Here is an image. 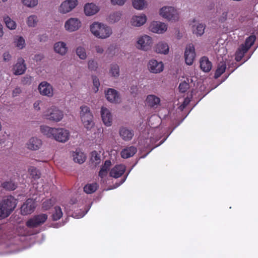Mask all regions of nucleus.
<instances>
[{
	"instance_id": "f257e3e1",
	"label": "nucleus",
	"mask_w": 258,
	"mask_h": 258,
	"mask_svg": "<svg viewBox=\"0 0 258 258\" xmlns=\"http://www.w3.org/2000/svg\"><path fill=\"white\" fill-rule=\"evenodd\" d=\"M40 131L47 137L61 143L68 142L70 138V131L63 127H51L43 125L41 126Z\"/></svg>"
},
{
	"instance_id": "f03ea898",
	"label": "nucleus",
	"mask_w": 258,
	"mask_h": 258,
	"mask_svg": "<svg viewBox=\"0 0 258 258\" xmlns=\"http://www.w3.org/2000/svg\"><path fill=\"white\" fill-rule=\"evenodd\" d=\"M160 17L169 22L176 23L180 20V12L176 7L166 5L161 7L158 11Z\"/></svg>"
},
{
	"instance_id": "7ed1b4c3",
	"label": "nucleus",
	"mask_w": 258,
	"mask_h": 258,
	"mask_svg": "<svg viewBox=\"0 0 258 258\" xmlns=\"http://www.w3.org/2000/svg\"><path fill=\"white\" fill-rule=\"evenodd\" d=\"M42 116L45 119L56 123L63 119L64 114L58 107L53 105L47 108L43 112Z\"/></svg>"
},
{
	"instance_id": "20e7f679",
	"label": "nucleus",
	"mask_w": 258,
	"mask_h": 258,
	"mask_svg": "<svg viewBox=\"0 0 258 258\" xmlns=\"http://www.w3.org/2000/svg\"><path fill=\"white\" fill-rule=\"evenodd\" d=\"M153 44V37L148 34H143L137 38L135 46L139 50L148 51L151 50Z\"/></svg>"
},
{
	"instance_id": "39448f33",
	"label": "nucleus",
	"mask_w": 258,
	"mask_h": 258,
	"mask_svg": "<svg viewBox=\"0 0 258 258\" xmlns=\"http://www.w3.org/2000/svg\"><path fill=\"white\" fill-rule=\"evenodd\" d=\"M80 116L84 127L91 130L95 126L93 116L89 107L83 105L80 107Z\"/></svg>"
},
{
	"instance_id": "423d86ee",
	"label": "nucleus",
	"mask_w": 258,
	"mask_h": 258,
	"mask_svg": "<svg viewBox=\"0 0 258 258\" xmlns=\"http://www.w3.org/2000/svg\"><path fill=\"white\" fill-rule=\"evenodd\" d=\"M79 5V0H63L57 7V12L66 15L73 11Z\"/></svg>"
},
{
	"instance_id": "0eeeda50",
	"label": "nucleus",
	"mask_w": 258,
	"mask_h": 258,
	"mask_svg": "<svg viewBox=\"0 0 258 258\" xmlns=\"http://www.w3.org/2000/svg\"><path fill=\"white\" fill-rule=\"evenodd\" d=\"M168 29V24L160 21L153 20L150 22L148 27L149 31L152 33L163 34Z\"/></svg>"
},
{
	"instance_id": "6e6552de",
	"label": "nucleus",
	"mask_w": 258,
	"mask_h": 258,
	"mask_svg": "<svg viewBox=\"0 0 258 258\" xmlns=\"http://www.w3.org/2000/svg\"><path fill=\"white\" fill-rule=\"evenodd\" d=\"M82 23L77 17H70L64 23V29L68 32L72 33L78 31L81 28Z\"/></svg>"
},
{
	"instance_id": "1a4fd4ad",
	"label": "nucleus",
	"mask_w": 258,
	"mask_h": 258,
	"mask_svg": "<svg viewBox=\"0 0 258 258\" xmlns=\"http://www.w3.org/2000/svg\"><path fill=\"white\" fill-rule=\"evenodd\" d=\"M189 25L192 33L197 37L202 36L205 33L206 25L203 23L192 19L189 21Z\"/></svg>"
},
{
	"instance_id": "9d476101",
	"label": "nucleus",
	"mask_w": 258,
	"mask_h": 258,
	"mask_svg": "<svg viewBox=\"0 0 258 258\" xmlns=\"http://www.w3.org/2000/svg\"><path fill=\"white\" fill-rule=\"evenodd\" d=\"M147 16L144 13H140L132 16L129 21V24L132 27L139 28L144 26L147 22Z\"/></svg>"
},
{
	"instance_id": "9b49d317",
	"label": "nucleus",
	"mask_w": 258,
	"mask_h": 258,
	"mask_svg": "<svg viewBox=\"0 0 258 258\" xmlns=\"http://www.w3.org/2000/svg\"><path fill=\"white\" fill-rule=\"evenodd\" d=\"M106 100L113 104H119L121 102V98L119 93L113 88H108L104 91Z\"/></svg>"
},
{
	"instance_id": "f8f14e48",
	"label": "nucleus",
	"mask_w": 258,
	"mask_h": 258,
	"mask_svg": "<svg viewBox=\"0 0 258 258\" xmlns=\"http://www.w3.org/2000/svg\"><path fill=\"white\" fill-rule=\"evenodd\" d=\"M196 57L195 47L194 44L190 43L187 45L185 48L184 57L186 64L191 66L193 64Z\"/></svg>"
},
{
	"instance_id": "ddd939ff",
	"label": "nucleus",
	"mask_w": 258,
	"mask_h": 258,
	"mask_svg": "<svg viewBox=\"0 0 258 258\" xmlns=\"http://www.w3.org/2000/svg\"><path fill=\"white\" fill-rule=\"evenodd\" d=\"M47 215L41 214L35 215L29 219L26 222V225L29 228H34L43 224L47 219Z\"/></svg>"
},
{
	"instance_id": "4468645a",
	"label": "nucleus",
	"mask_w": 258,
	"mask_h": 258,
	"mask_svg": "<svg viewBox=\"0 0 258 258\" xmlns=\"http://www.w3.org/2000/svg\"><path fill=\"white\" fill-rule=\"evenodd\" d=\"M38 90L40 94L42 96L52 97L54 95L52 86L46 81H43L39 84Z\"/></svg>"
},
{
	"instance_id": "2eb2a0df",
	"label": "nucleus",
	"mask_w": 258,
	"mask_h": 258,
	"mask_svg": "<svg viewBox=\"0 0 258 258\" xmlns=\"http://www.w3.org/2000/svg\"><path fill=\"white\" fill-rule=\"evenodd\" d=\"M147 68L150 72L153 74H158L163 71L164 65L162 61L153 58L148 61Z\"/></svg>"
},
{
	"instance_id": "dca6fc26",
	"label": "nucleus",
	"mask_w": 258,
	"mask_h": 258,
	"mask_svg": "<svg viewBox=\"0 0 258 258\" xmlns=\"http://www.w3.org/2000/svg\"><path fill=\"white\" fill-rule=\"evenodd\" d=\"M112 34V28L104 23H98V38L106 39Z\"/></svg>"
},
{
	"instance_id": "f3484780",
	"label": "nucleus",
	"mask_w": 258,
	"mask_h": 258,
	"mask_svg": "<svg viewBox=\"0 0 258 258\" xmlns=\"http://www.w3.org/2000/svg\"><path fill=\"white\" fill-rule=\"evenodd\" d=\"M153 50L157 54L167 55L170 52V46L167 42L161 40L154 45Z\"/></svg>"
},
{
	"instance_id": "a211bd4d",
	"label": "nucleus",
	"mask_w": 258,
	"mask_h": 258,
	"mask_svg": "<svg viewBox=\"0 0 258 258\" xmlns=\"http://www.w3.org/2000/svg\"><path fill=\"white\" fill-rule=\"evenodd\" d=\"M43 146L42 140L37 137H31L26 144V147L31 151H37Z\"/></svg>"
},
{
	"instance_id": "6ab92c4d",
	"label": "nucleus",
	"mask_w": 258,
	"mask_h": 258,
	"mask_svg": "<svg viewBox=\"0 0 258 258\" xmlns=\"http://www.w3.org/2000/svg\"><path fill=\"white\" fill-rule=\"evenodd\" d=\"M25 60L22 57H19L16 63L13 66L12 70L15 75H21L25 73L26 70Z\"/></svg>"
},
{
	"instance_id": "aec40b11",
	"label": "nucleus",
	"mask_w": 258,
	"mask_h": 258,
	"mask_svg": "<svg viewBox=\"0 0 258 258\" xmlns=\"http://www.w3.org/2000/svg\"><path fill=\"white\" fill-rule=\"evenodd\" d=\"M2 206L5 208L9 214L15 208L17 202L16 200L12 196H9L5 198L2 202L0 203Z\"/></svg>"
},
{
	"instance_id": "412c9836",
	"label": "nucleus",
	"mask_w": 258,
	"mask_h": 258,
	"mask_svg": "<svg viewBox=\"0 0 258 258\" xmlns=\"http://www.w3.org/2000/svg\"><path fill=\"white\" fill-rule=\"evenodd\" d=\"M35 207V201L32 199H29L21 206V214L24 215L30 214L34 212Z\"/></svg>"
},
{
	"instance_id": "4be33fe9",
	"label": "nucleus",
	"mask_w": 258,
	"mask_h": 258,
	"mask_svg": "<svg viewBox=\"0 0 258 258\" xmlns=\"http://www.w3.org/2000/svg\"><path fill=\"white\" fill-rule=\"evenodd\" d=\"M71 157L75 163L82 164L86 160L87 156L85 153L80 149H76L71 152Z\"/></svg>"
},
{
	"instance_id": "5701e85b",
	"label": "nucleus",
	"mask_w": 258,
	"mask_h": 258,
	"mask_svg": "<svg viewBox=\"0 0 258 258\" xmlns=\"http://www.w3.org/2000/svg\"><path fill=\"white\" fill-rule=\"evenodd\" d=\"M53 50L59 55L64 56L68 53V47L65 42L59 41L53 44Z\"/></svg>"
},
{
	"instance_id": "b1692460",
	"label": "nucleus",
	"mask_w": 258,
	"mask_h": 258,
	"mask_svg": "<svg viewBox=\"0 0 258 258\" xmlns=\"http://www.w3.org/2000/svg\"><path fill=\"white\" fill-rule=\"evenodd\" d=\"M101 115L104 124L106 126H110L112 120V116L109 110L105 107H102Z\"/></svg>"
},
{
	"instance_id": "393cba45",
	"label": "nucleus",
	"mask_w": 258,
	"mask_h": 258,
	"mask_svg": "<svg viewBox=\"0 0 258 258\" xmlns=\"http://www.w3.org/2000/svg\"><path fill=\"white\" fill-rule=\"evenodd\" d=\"M40 21L38 16L35 14H31L26 19V24L28 28H34L37 27Z\"/></svg>"
},
{
	"instance_id": "a878e982",
	"label": "nucleus",
	"mask_w": 258,
	"mask_h": 258,
	"mask_svg": "<svg viewBox=\"0 0 258 258\" xmlns=\"http://www.w3.org/2000/svg\"><path fill=\"white\" fill-rule=\"evenodd\" d=\"M125 170V167L123 165H118L114 166L110 171V176L114 178H118L122 175Z\"/></svg>"
},
{
	"instance_id": "bb28decb",
	"label": "nucleus",
	"mask_w": 258,
	"mask_h": 258,
	"mask_svg": "<svg viewBox=\"0 0 258 258\" xmlns=\"http://www.w3.org/2000/svg\"><path fill=\"white\" fill-rule=\"evenodd\" d=\"M84 12L87 16H92L97 13V6L93 3H88L84 7Z\"/></svg>"
},
{
	"instance_id": "cd10ccee",
	"label": "nucleus",
	"mask_w": 258,
	"mask_h": 258,
	"mask_svg": "<svg viewBox=\"0 0 258 258\" xmlns=\"http://www.w3.org/2000/svg\"><path fill=\"white\" fill-rule=\"evenodd\" d=\"M146 102L149 106L157 108L160 105V99L154 95H149L146 98Z\"/></svg>"
},
{
	"instance_id": "c85d7f7f",
	"label": "nucleus",
	"mask_w": 258,
	"mask_h": 258,
	"mask_svg": "<svg viewBox=\"0 0 258 258\" xmlns=\"http://www.w3.org/2000/svg\"><path fill=\"white\" fill-rule=\"evenodd\" d=\"M13 44L14 46L18 50H22L25 48L26 46L25 38L20 35H16L14 37Z\"/></svg>"
},
{
	"instance_id": "c756f323",
	"label": "nucleus",
	"mask_w": 258,
	"mask_h": 258,
	"mask_svg": "<svg viewBox=\"0 0 258 258\" xmlns=\"http://www.w3.org/2000/svg\"><path fill=\"white\" fill-rule=\"evenodd\" d=\"M193 82L191 78H185L184 76L181 77L180 79V83L179 85V90L181 92H185L189 87V84Z\"/></svg>"
},
{
	"instance_id": "7c9ffc66",
	"label": "nucleus",
	"mask_w": 258,
	"mask_h": 258,
	"mask_svg": "<svg viewBox=\"0 0 258 258\" xmlns=\"http://www.w3.org/2000/svg\"><path fill=\"white\" fill-rule=\"evenodd\" d=\"M122 15V12L120 11L112 12L108 16L107 20L110 24H115L121 20Z\"/></svg>"
},
{
	"instance_id": "2f4dec72",
	"label": "nucleus",
	"mask_w": 258,
	"mask_h": 258,
	"mask_svg": "<svg viewBox=\"0 0 258 258\" xmlns=\"http://www.w3.org/2000/svg\"><path fill=\"white\" fill-rule=\"evenodd\" d=\"M119 135L123 140L129 141L132 139L134 133L126 127H122L119 130Z\"/></svg>"
},
{
	"instance_id": "473e14b6",
	"label": "nucleus",
	"mask_w": 258,
	"mask_h": 258,
	"mask_svg": "<svg viewBox=\"0 0 258 258\" xmlns=\"http://www.w3.org/2000/svg\"><path fill=\"white\" fill-rule=\"evenodd\" d=\"M133 7L137 10L142 11L148 7V3L146 0H132Z\"/></svg>"
},
{
	"instance_id": "72a5a7b5",
	"label": "nucleus",
	"mask_w": 258,
	"mask_h": 258,
	"mask_svg": "<svg viewBox=\"0 0 258 258\" xmlns=\"http://www.w3.org/2000/svg\"><path fill=\"white\" fill-rule=\"evenodd\" d=\"M3 21L6 27L11 30H14L17 28L16 22L9 16L5 15L3 17Z\"/></svg>"
},
{
	"instance_id": "f704fd0d",
	"label": "nucleus",
	"mask_w": 258,
	"mask_h": 258,
	"mask_svg": "<svg viewBox=\"0 0 258 258\" xmlns=\"http://www.w3.org/2000/svg\"><path fill=\"white\" fill-rule=\"evenodd\" d=\"M137 152V149L133 147H127L121 152V156L122 158L126 159L132 157Z\"/></svg>"
},
{
	"instance_id": "c9c22d12",
	"label": "nucleus",
	"mask_w": 258,
	"mask_h": 258,
	"mask_svg": "<svg viewBox=\"0 0 258 258\" xmlns=\"http://www.w3.org/2000/svg\"><path fill=\"white\" fill-rule=\"evenodd\" d=\"M200 67L204 72H208L211 70L212 64L207 57H203L200 60Z\"/></svg>"
},
{
	"instance_id": "e433bc0d",
	"label": "nucleus",
	"mask_w": 258,
	"mask_h": 258,
	"mask_svg": "<svg viewBox=\"0 0 258 258\" xmlns=\"http://www.w3.org/2000/svg\"><path fill=\"white\" fill-rule=\"evenodd\" d=\"M22 4L29 9L36 8L39 3L38 0H20Z\"/></svg>"
},
{
	"instance_id": "4c0bfd02",
	"label": "nucleus",
	"mask_w": 258,
	"mask_h": 258,
	"mask_svg": "<svg viewBox=\"0 0 258 258\" xmlns=\"http://www.w3.org/2000/svg\"><path fill=\"white\" fill-rule=\"evenodd\" d=\"M111 165V162L109 161H106L104 165L101 167L99 171V176L101 178H103L107 176L108 174V170Z\"/></svg>"
},
{
	"instance_id": "58836bf2",
	"label": "nucleus",
	"mask_w": 258,
	"mask_h": 258,
	"mask_svg": "<svg viewBox=\"0 0 258 258\" xmlns=\"http://www.w3.org/2000/svg\"><path fill=\"white\" fill-rule=\"evenodd\" d=\"M255 40V37L254 36H250L246 39L244 44L241 46V47L243 48L244 52H247L248 49L253 44Z\"/></svg>"
},
{
	"instance_id": "ea45409f",
	"label": "nucleus",
	"mask_w": 258,
	"mask_h": 258,
	"mask_svg": "<svg viewBox=\"0 0 258 258\" xmlns=\"http://www.w3.org/2000/svg\"><path fill=\"white\" fill-rule=\"evenodd\" d=\"M226 68V62L224 61L221 62L216 71L215 77L216 78L219 77L225 71Z\"/></svg>"
},
{
	"instance_id": "a19ab883",
	"label": "nucleus",
	"mask_w": 258,
	"mask_h": 258,
	"mask_svg": "<svg viewBox=\"0 0 258 258\" xmlns=\"http://www.w3.org/2000/svg\"><path fill=\"white\" fill-rule=\"evenodd\" d=\"M62 212L59 207H55L52 213V218L54 221L59 220L62 216Z\"/></svg>"
},
{
	"instance_id": "79ce46f5",
	"label": "nucleus",
	"mask_w": 258,
	"mask_h": 258,
	"mask_svg": "<svg viewBox=\"0 0 258 258\" xmlns=\"http://www.w3.org/2000/svg\"><path fill=\"white\" fill-rule=\"evenodd\" d=\"M76 53L77 56L81 59L84 60L87 58V55L86 50L82 46H79L76 48Z\"/></svg>"
},
{
	"instance_id": "37998d69",
	"label": "nucleus",
	"mask_w": 258,
	"mask_h": 258,
	"mask_svg": "<svg viewBox=\"0 0 258 258\" xmlns=\"http://www.w3.org/2000/svg\"><path fill=\"white\" fill-rule=\"evenodd\" d=\"M96 189L97 185L96 183L87 184L84 187V191L88 194H90L95 192Z\"/></svg>"
},
{
	"instance_id": "c03bdc74",
	"label": "nucleus",
	"mask_w": 258,
	"mask_h": 258,
	"mask_svg": "<svg viewBox=\"0 0 258 258\" xmlns=\"http://www.w3.org/2000/svg\"><path fill=\"white\" fill-rule=\"evenodd\" d=\"M110 75L114 77H117L119 75V68L116 64H112L109 71Z\"/></svg>"
},
{
	"instance_id": "a18cd8bd",
	"label": "nucleus",
	"mask_w": 258,
	"mask_h": 258,
	"mask_svg": "<svg viewBox=\"0 0 258 258\" xmlns=\"http://www.w3.org/2000/svg\"><path fill=\"white\" fill-rule=\"evenodd\" d=\"M89 164L92 167L95 168L97 166V152L96 151L91 152Z\"/></svg>"
},
{
	"instance_id": "49530a36",
	"label": "nucleus",
	"mask_w": 258,
	"mask_h": 258,
	"mask_svg": "<svg viewBox=\"0 0 258 258\" xmlns=\"http://www.w3.org/2000/svg\"><path fill=\"white\" fill-rule=\"evenodd\" d=\"M3 186L7 189L13 190L16 189L17 185L13 181H9L4 182Z\"/></svg>"
},
{
	"instance_id": "de8ad7c7",
	"label": "nucleus",
	"mask_w": 258,
	"mask_h": 258,
	"mask_svg": "<svg viewBox=\"0 0 258 258\" xmlns=\"http://www.w3.org/2000/svg\"><path fill=\"white\" fill-rule=\"evenodd\" d=\"M54 200L51 199H47L43 202L42 207L44 210L49 209L53 204Z\"/></svg>"
},
{
	"instance_id": "09e8293b",
	"label": "nucleus",
	"mask_w": 258,
	"mask_h": 258,
	"mask_svg": "<svg viewBox=\"0 0 258 258\" xmlns=\"http://www.w3.org/2000/svg\"><path fill=\"white\" fill-rule=\"evenodd\" d=\"M246 52H244L243 48L241 47L236 52L235 59L237 61H239L241 60V58L243 57L244 54Z\"/></svg>"
},
{
	"instance_id": "8fccbe9b",
	"label": "nucleus",
	"mask_w": 258,
	"mask_h": 258,
	"mask_svg": "<svg viewBox=\"0 0 258 258\" xmlns=\"http://www.w3.org/2000/svg\"><path fill=\"white\" fill-rule=\"evenodd\" d=\"M4 208V207L2 206L0 204V219L7 217L10 215L9 213Z\"/></svg>"
},
{
	"instance_id": "3c124183",
	"label": "nucleus",
	"mask_w": 258,
	"mask_h": 258,
	"mask_svg": "<svg viewBox=\"0 0 258 258\" xmlns=\"http://www.w3.org/2000/svg\"><path fill=\"white\" fill-rule=\"evenodd\" d=\"M90 31L91 33L94 35L95 36H97V22H94L91 24H90Z\"/></svg>"
},
{
	"instance_id": "603ef678",
	"label": "nucleus",
	"mask_w": 258,
	"mask_h": 258,
	"mask_svg": "<svg viewBox=\"0 0 258 258\" xmlns=\"http://www.w3.org/2000/svg\"><path fill=\"white\" fill-rule=\"evenodd\" d=\"M126 2V0H110V3L113 6H122Z\"/></svg>"
},
{
	"instance_id": "864d4df0",
	"label": "nucleus",
	"mask_w": 258,
	"mask_h": 258,
	"mask_svg": "<svg viewBox=\"0 0 258 258\" xmlns=\"http://www.w3.org/2000/svg\"><path fill=\"white\" fill-rule=\"evenodd\" d=\"M88 68L90 71H95L96 69V62L94 60H90L88 63Z\"/></svg>"
},
{
	"instance_id": "5fc2aeb1",
	"label": "nucleus",
	"mask_w": 258,
	"mask_h": 258,
	"mask_svg": "<svg viewBox=\"0 0 258 258\" xmlns=\"http://www.w3.org/2000/svg\"><path fill=\"white\" fill-rule=\"evenodd\" d=\"M3 58L4 61L9 62L12 59V55L9 52L6 51L3 53Z\"/></svg>"
},
{
	"instance_id": "6e6d98bb",
	"label": "nucleus",
	"mask_w": 258,
	"mask_h": 258,
	"mask_svg": "<svg viewBox=\"0 0 258 258\" xmlns=\"http://www.w3.org/2000/svg\"><path fill=\"white\" fill-rule=\"evenodd\" d=\"M227 53V50L226 48L223 46L221 47L217 52V55L220 56H222L223 55H225Z\"/></svg>"
},
{
	"instance_id": "4d7b16f0",
	"label": "nucleus",
	"mask_w": 258,
	"mask_h": 258,
	"mask_svg": "<svg viewBox=\"0 0 258 258\" xmlns=\"http://www.w3.org/2000/svg\"><path fill=\"white\" fill-rule=\"evenodd\" d=\"M41 104V101L40 100H37L35 101L33 103V108L36 111H40L41 110L40 105Z\"/></svg>"
},
{
	"instance_id": "13d9d810",
	"label": "nucleus",
	"mask_w": 258,
	"mask_h": 258,
	"mask_svg": "<svg viewBox=\"0 0 258 258\" xmlns=\"http://www.w3.org/2000/svg\"><path fill=\"white\" fill-rule=\"evenodd\" d=\"M228 13L227 12H223L219 18V21L221 22H225L227 18Z\"/></svg>"
},
{
	"instance_id": "bf43d9fd",
	"label": "nucleus",
	"mask_w": 258,
	"mask_h": 258,
	"mask_svg": "<svg viewBox=\"0 0 258 258\" xmlns=\"http://www.w3.org/2000/svg\"><path fill=\"white\" fill-rule=\"evenodd\" d=\"M22 92L21 89L20 87H17L13 89L12 91V96L15 97L18 96Z\"/></svg>"
},
{
	"instance_id": "052dcab7",
	"label": "nucleus",
	"mask_w": 258,
	"mask_h": 258,
	"mask_svg": "<svg viewBox=\"0 0 258 258\" xmlns=\"http://www.w3.org/2000/svg\"><path fill=\"white\" fill-rule=\"evenodd\" d=\"M29 172L30 173V174L33 176V177L35 175H37V171L36 169L34 167H31L29 168Z\"/></svg>"
},
{
	"instance_id": "680f3d73",
	"label": "nucleus",
	"mask_w": 258,
	"mask_h": 258,
	"mask_svg": "<svg viewBox=\"0 0 258 258\" xmlns=\"http://www.w3.org/2000/svg\"><path fill=\"white\" fill-rule=\"evenodd\" d=\"M85 215V212H82L81 214L80 215H78L77 213H74L73 214V216L76 218H80L83 217Z\"/></svg>"
},
{
	"instance_id": "e2e57ef3",
	"label": "nucleus",
	"mask_w": 258,
	"mask_h": 258,
	"mask_svg": "<svg viewBox=\"0 0 258 258\" xmlns=\"http://www.w3.org/2000/svg\"><path fill=\"white\" fill-rule=\"evenodd\" d=\"M4 35L3 27V25L0 23V38H2Z\"/></svg>"
},
{
	"instance_id": "0e129e2a",
	"label": "nucleus",
	"mask_w": 258,
	"mask_h": 258,
	"mask_svg": "<svg viewBox=\"0 0 258 258\" xmlns=\"http://www.w3.org/2000/svg\"><path fill=\"white\" fill-rule=\"evenodd\" d=\"M34 187L37 189V191H39V192H41L43 191V190H41V188H42V187H39L38 186H34Z\"/></svg>"
},
{
	"instance_id": "69168bd1",
	"label": "nucleus",
	"mask_w": 258,
	"mask_h": 258,
	"mask_svg": "<svg viewBox=\"0 0 258 258\" xmlns=\"http://www.w3.org/2000/svg\"><path fill=\"white\" fill-rule=\"evenodd\" d=\"M93 84H94V86L95 87H96V81H95V78H93Z\"/></svg>"
},
{
	"instance_id": "338daca9",
	"label": "nucleus",
	"mask_w": 258,
	"mask_h": 258,
	"mask_svg": "<svg viewBox=\"0 0 258 258\" xmlns=\"http://www.w3.org/2000/svg\"><path fill=\"white\" fill-rule=\"evenodd\" d=\"M137 87L136 86H133L131 88V90H133V89H136Z\"/></svg>"
},
{
	"instance_id": "774afa93",
	"label": "nucleus",
	"mask_w": 258,
	"mask_h": 258,
	"mask_svg": "<svg viewBox=\"0 0 258 258\" xmlns=\"http://www.w3.org/2000/svg\"><path fill=\"white\" fill-rule=\"evenodd\" d=\"M184 104H187L188 103V101H186V100L184 101Z\"/></svg>"
}]
</instances>
